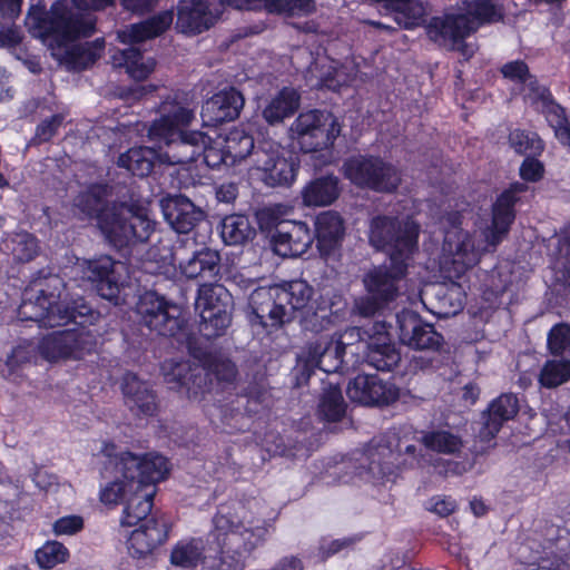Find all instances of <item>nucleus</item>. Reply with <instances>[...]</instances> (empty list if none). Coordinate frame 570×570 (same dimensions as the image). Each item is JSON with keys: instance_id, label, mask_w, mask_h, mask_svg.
Returning a JSON list of instances; mask_svg holds the SVG:
<instances>
[{"instance_id": "nucleus-20", "label": "nucleus", "mask_w": 570, "mask_h": 570, "mask_svg": "<svg viewBox=\"0 0 570 570\" xmlns=\"http://www.w3.org/2000/svg\"><path fill=\"white\" fill-rule=\"evenodd\" d=\"M346 394L354 403L383 406L397 401L400 390L394 383L385 382L377 375L358 374L348 382Z\"/></svg>"}, {"instance_id": "nucleus-37", "label": "nucleus", "mask_w": 570, "mask_h": 570, "mask_svg": "<svg viewBox=\"0 0 570 570\" xmlns=\"http://www.w3.org/2000/svg\"><path fill=\"white\" fill-rule=\"evenodd\" d=\"M156 489L138 488L126 500L120 523L122 527H134L148 520L154 513V497Z\"/></svg>"}, {"instance_id": "nucleus-38", "label": "nucleus", "mask_w": 570, "mask_h": 570, "mask_svg": "<svg viewBox=\"0 0 570 570\" xmlns=\"http://www.w3.org/2000/svg\"><path fill=\"white\" fill-rule=\"evenodd\" d=\"M322 394L317 404V415L325 422H340L346 413V403L342 393V384L336 381L322 380Z\"/></svg>"}, {"instance_id": "nucleus-47", "label": "nucleus", "mask_w": 570, "mask_h": 570, "mask_svg": "<svg viewBox=\"0 0 570 570\" xmlns=\"http://www.w3.org/2000/svg\"><path fill=\"white\" fill-rule=\"evenodd\" d=\"M483 451L475 446L469 449L461 460L436 458L431 462L433 470L441 476L462 475L472 470Z\"/></svg>"}, {"instance_id": "nucleus-14", "label": "nucleus", "mask_w": 570, "mask_h": 570, "mask_svg": "<svg viewBox=\"0 0 570 570\" xmlns=\"http://www.w3.org/2000/svg\"><path fill=\"white\" fill-rule=\"evenodd\" d=\"M253 163L263 173L264 184L269 187H289L301 168L298 155L273 139H263L257 144Z\"/></svg>"}, {"instance_id": "nucleus-18", "label": "nucleus", "mask_w": 570, "mask_h": 570, "mask_svg": "<svg viewBox=\"0 0 570 570\" xmlns=\"http://www.w3.org/2000/svg\"><path fill=\"white\" fill-rule=\"evenodd\" d=\"M248 306L250 308L249 323L253 326H261L266 332L278 328L289 321V316L281 303L276 284L256 288L249 296Z\"/></svg>"}, {"instance_id": "nucleus-53", "label": "nucleus", "mask_w": 570, "mask_h": 570, "mask_svg": "<svg viewBox=\"0 0 570 570\" xmlns=\"http://www.w3.org/2000/svg\"><path fill=\"white\" fill-rule=\"evenodd\" d=\"M136 490V487H131V482L126 480L120 473L114 481L108 482L101 488L99 498L100 501L106 505H117L119 503H126L128 497Z\"/></svg>"}, {"instance_id": "nucleus-59", "label": "nucleus", "mask_w": 570, "mask_h": 570, "mask_svg": "<svg viewBox=\"0 0 570 570\" xmlns=\"http://www.w3.org/2000/svg\"><path fill=\"white\" fill-rule=\"evenodd\" d=\"M466 14L480 23L497 22L502 19V13L492 0H473Z\"/></svg>"}, {"instance_id": "nucleus-34", "label": "nucleus", "mask_w": 570, "mask_h": 570, "mask_svg": "<svg viewBox=\"0 0 570 570\" xmlns=\"http://www.w3.org/2000/svg\"><path fill=\"white\" fill-rule=\"evenodd\" d=\"M156 164H165L161 148L149 146H135L119 155L117 165L144 178L151 174Z\"/></svg>"}, {"instance_id": "nucleus-62", "label": "nucleus", "mask_w": 570, "mask_h": 570, "mask_svg": "<svg viewBox=\"0 0 570 570\" xmlns=\"http://www.w3.org/2000/svg\"><path fill=\"white\" fill-rule=\"evenodd\" d=\"M500 72L504 79L522 85L529 80L530 69L524 60L517 59L501 66Z\"/></svg>"}, {"instance_id": "nucleus-15", "label": "nucleus", "mask_w": 570, "mask_h": 570, "mask_svg": "<svg viewBox=\"0 0 570 570\" xmlns=\"http://www.w3.org/2000/svg\"><path fill=\"white\" fill-rule=\"evenodd\" d=\"M159 118L148 129V138L157 148L166 149L195 119V112L188 107L184 94L167 96L159 105Z\"/></svg>"}, {"instance_id": "nucleus-30", "label": "nucleus", "mask_w": 570, "mask_h": 570, "mask_svg": "<svg viewBox=\"0 0 570 570\" xmlns=\"http://www.w3.org/2000/svg\"><path fill=\"white\" fill-rule=\"evenodd\" d=\"M308 225L304 222H285L283 229L272 234L275 250L283 256H301L313 243Z\"/></svg>"}, {"instance_id": "nucleus-55", "label": "nucleus", "mask_w": 570, "mask_h": 570, "mask_svg": "<svg viewBox=\"0 0 570 570\" xmlns=\"http://www.w3.org/2000/svg\"><path fill=\"white\" fill-rule=\"evenodd\" d=\"M547 346L552 356L562 357L570 354V324L564 322L554 324L548 333Z\"/></svg>"}, {"instance_id": "nucleus-33", "label": "nucleus", "mask_w": 570, "mask_h": 570, "mask_svg": "<svg viewBox=\"0 0 570 570\" xmlns=\"http://www.w3.org/2000/svg\"><path fill=\"white\" fill-rule=\"evenodd\" d=\"M191 250V256L179 263L180 272L189 279L202 278L204 283L216 281L219 274L220 255L208 247Z\"/></svg>"}, {"instance_id": "nucleus-48", "label": "nucleus", "mask_w": 570, "mask_h": 570, "mask_svg": "<svg viewBox=\"0 0 570 570\" xmlns=\"http://www.w3.org/2000/svg\"><path fill=\"white\" fill-rule=\"evenodd\" d=\"M115 65L124 67L126 72L135 80H145L151 72V69L144 63V53L140 48L131 45L129 48L119 50L112 56Z\"/></svg>"}, {"instance_id": "nucleus-28", "label": "nucleus", "mask_w": 570, "mask_h": 570, "mask_svg": "<svg viewBox=\"0 0 570 570\" xmlns=\"http://www.w3.org/2000/svg\"><path fill=\"white\" fill-rule=\"evenodd\" d=\"M345 236V222L335 210H325L314 220V239L320 256L328 258L342 246Z\"/></svg>"}, {"instance_id": "nucleus-31", "label": "nucleus", "mask_w": 570, "mask_h": 570, "mask_svg": "<svg viewBox=\"0 0 570 570\" xmlns=\"http://www.w3.org/2000/svg\"><path fill=\"white\" fill-rule=\"evenodd\" d=\"M519 400L512 393H502L494 399L484 413V423L479 436L482 441L490 442L500 432L505 422L512 420L519 413Z\"/></svg>"}, {"instance_id": "nucleus-13", "label": "nucleus", "mask_w": 570, "mask_h": 570, "mask_svg": "<svg viewBox=\"0 0 570 570\" xmlns=\"http://www.w3.org/2000/svg\"><path fill=\"white\" fill-rule=\"evenodd\" d=\"M293 138L304 154L331 150L341 135L342 126L330 111H302L291 126Z\"/></svg>"}, {"instance_id": "nucleus-25", "label": "nucleus", "mask_w": 570, "mask_h": 570, "mask_svg": "<svg viewBox=\"0 0 570 570\" xmlns=\"http://www.w3.org/2000/svg\"><path fill=\"white\" fill-rule=\"evenodd\" d=\"M245 98L235 87H225L205 100L202 106V119L206 126L217 127L234 121L240 115Z\"/></svg>"}, {"instance_id": "nucleus-46", "label": "nucleus", "mask_w": 570, "mask_h": 570, "mask_svg": "<svg viewBox=\"0 0 570 570\" xmlns=\"http://www.w3.org/2000/svg\"><path fill=\"white\" fill-rule=\"evenodd\" d=\"M508 142L517 155L523 157L541 156L546 148V144L538 132L520 128L509 132Z\"/></svg>"}, {"instance_id": "nucleus-50", "label": "nucleus", "mask_w": 570, "mask_h": 570, "mask_svg": "<svg viewBox=\"0 0 570 570\" xmlns=\"http://www.w3.org/2000/svg\"><path fill=\"white\" fill-rule=\"evenodd\" d=\"M199 316L198 331L207 341L225 335L232 322L229 308L216 309V312H202Z\"/></svg>"}, {"instance_id": "nucleus-21", "label": "nucleus", "mask_w": 570, "mask_h": 570, "mask_svg": "<svg viewBox=\"0 0 570 570\" xmlns=\"http://www.w3.org/2000/svg\"><path fill=\"white\" fill-rule=\"evenodd\" d=\"M363 334L367 336L365 362L377 371H392L400 363L401 353L385 322H374L368 330H363Z\"/></svg>"}, {"instance_id": "nucleus-57", "label": "nucleus", "mask_w": 570, "mask_h": 570, "mask_svg": "<svg viewBox=\"0 0 570 570\" xmlns=\"http://www.w3.org/2000/svg\"><path fill=\"white\" fill-rule=\"evenodd\" d=\"M542 114L553 129L557 139L567 134L566 130L570 127V121L566 109L553 97L542 104Z\"/></svg>"}, {"instance_id": "nucleus-17", "label": "nucleus", "mask_w": 570, "mask_h": 570, "mask_svg": "<svg viewBox=\"0 0 570 570\" xmlns=\"http://www.w3.org/2000/svg\"><path fill=\"white\" fill-rule=\"evenodd\" d=\"M396 323L400 342L410 348L438 352L444 344L443 335L416 312L402 311L396 315Z\"/></svg>"}, {"instance_id": "nucleus-39", "label": "nucleus", "mask_w": 570, "mask_h": 570, "mask_svg": "<svg viewBox=\"0 0 570 570\" xmlns=\"http://www.w3.org/2000/svg\"><path fill=\"white\" fill-rule=\"evenodd\" d=\"M219 234L224 244L237 246L254 239L256 229L252 226L247 215L229 214L222 218Z\"/></svg>"}, {"instance_id": "nucleus-4", "label": "nucleus", "mask_w": 570, "mask_h": 570, "mask_svg": "<svg viewBox=\"0 0 570 570\" xmlns=\"http://www.w3.org/2000/svg\"><path fill=\"white\" fill-rule=\"evenodd\" d=\"M185 348L198 364H191L186 360L165 361L161 368L164 381L169 390L183 393L188 399H197L199 394L209 391L210 375L227 383H232L236 379L235 364L230 360L220 358L212 351L202 347L196 335Z\"/></svg>"}, {"instance_id": "nucleus-52", "label": "nucleus", "mask_w": 570, "mask_h": 570, "mask_svg": "<svg viewBox=\"0 0 570 570\" xmlns=\"http://www.w3.org/2000/svg\"><path fill=\"white\" fill-rule=\"evenodd\" d=\"M36 561L41 569H53L70 558L68 548L57 540H48L35 552Z\"/></svg>"}, {"instance_id": "nucleus-8", "label": "nucleus", "mask_w": 570, "mask_h": 570, "mask_svg": "<svg viewBox=\"0 0 570 570\" xmlns=\"http://www.w3.org/2000/svg\"><path fill=\"white\" fill-rule=\"evenodd\" d=\"M365 473L375 485L395 483L403 472L422 468L425 455L415 444L403 445L397 440L393 448L390 442L373 439L364 451Z\"/></svg>"}, {"instance_id": "nucleus-6", "label": "nucleus", "mask_w": 570, "mask_h": 570, "mask_svg": "<svg viewBox=\"0 0 570 570\" xmlns=\"http://www.w3.org/2000/svg\"><path fill=\"white\" fill-rule=\"evenodd\" d=\"M29 17L37 36L56 48L96 32V19L75 11L65 0L53 1L49 10L45 6L32 7Z\"/></svg>"}, {"instance_id": "nucleus-11", "label": "nucleus", "mask_w": 570, "mask_h": 570, "mask_svg": "<svg viewBox=\"0 0 570 570\" xmlns=\"http://www.w3.org/2000/svg\"><path fill=\"white\" fill-rule=\"evenodd\" d=\"M341 171L354 186L381 194H394L402 183L399 168L379 155H351L343 160Z\"/></svg>"}, {"instance_id": "nucleus-41", "label": "nucleus", "mask_w": 570, "mask_h": 570, "mask_svg": "<svg viewBox=\"0 0 570 570\" xmlns=\"http://www.w3.org/2000/svg\"><path fill=\"white\" fill-rule=\"evenodd\" d=\"M281 303H283L287 315L295 311L305 308L312 299L314 289L303 279H293L276 284Z\"/></svg>"}, {"instance_id": "nucleus-10", "label": "nucleus", "mask_w": 570, "mask_h": 570, "mask_svg": "<svg viewBox=\"0 0 570 570\" xmlns=\"http://www.w3.org/2000/svg\"><path fill=\"white\" fill-rule=\"evenodd\" d=\"M410 262L390 261L374 266L363 276L366 295L356 303L361 316L370 317L383 311L400 294V282L409 273Z\"/></svg>"}, {"instance_id": "nucleus-19", "label": "nucleus", "mask_w": 570, "mask_h": 570, "mask_svg": "<svg viewBox=\"0 0 570 570\" xmlns=\"http://www.w3.org/2000/svg\"><path fill=\"white\" fill-rule=\"evenodd\" d=\"M347 302L344 295L336 291H326L318 295L313 305L306 311L303 322L307 331L321 333L345 320Z\"/></svg>"}, {"instance_id": "nucleus-58", "label": "nucleus", "mask_w": 570, "mask_h": 570, "mask_svg": "<svg viewBox=\"0 0 570 570\" xmlns=\"http://www.w3.org/2000/svg\"><path fill=\"white\" fill-rule=\"evenodd\" d=\"M360 540L361 538L358 535H350L333 540L323 538L317 548V557L321 561H326L338 553L352 550Z\"/></svg>"}, {"instance_id": "nucleus-24", "label": "nucleus", "mask_w": 570, "mask_h": 570, "mask_svg": "<svg viewBox=\"0 0 570 570\" xmlns=\"http://www.w3.org/2000/svg\"><path fill=\"white\" fill-rule=\"evenodd\" d=\"M170 525L164 517L153 514L135 529L127 539V550L131 558L144 559L164 544Z\"/></svg>"}, {"instance_id": "nucleus-2", "label": "nucleus", "mask_w": 570, "mask_h": 570, "mask_svg": "<svg viewBox=\"0 0 570 570\" xmlns=\"http://www.w3.org/2000/svg\"><path fill=\"white\" fill-rule=\"evenodd\" d=\"M108 186L91 184L75 198V207L88 219H95L107 244L117 249H131L146 244L156 228L150 210L140 202H108Z\"/></svg>"}, {"instance_id": "nucleus-49", "label": "nucleus", "mask_w": 570, "mask_h": 570, "mask_svg": "<svg viewBox=\"0 0 570 570\" xmlns=\"http://www.w3.org/2000/svg\"><path fill=\"white\" fill-rule=\"evenodd\" d=\"M557 254L554 281L564 289H568L570 288V220L558 235Z\"/></svg>"}, {"instance_id": "nucleus-51", "label": "nucleus", "mask_w": 570, "mask_h": 570, "mask_svg": "<svg viewBox=\"0 0 570 570\" xmlns=\"http://www.w3.org/2000/svg\"><path fill=\"white\" fill-rule=\"evenodd\" d=\"M570 381V360H548L541 367L539 383L546 389H554Z\"/></svg>"}, {"instance_id": "nucleus-12", "label": "nucleus", "mask_w": 570, "mask_h": 570, "mask_svg": "<svg viewBox=\"0 0 570 570\" xmlns=\"http://www.w3.org/2000/svg\"><path fill=\"white\" fill-rule=\"evenodd\" d=\"M116 445L106 443L104 453L109 458V462L115 465L117 473H120L126 480L131 482V487L155 489V484L164 481L168 473V460L158 453H145L141 455L130 451H122L114 454Z\"/></svg>"}, {"instance_id": "nucleus-26", "label": "nucleus", "mask_w": 570, "mask_h": 570, "mask_svg": "<svg viewBox=\"0 0 570 570\" xmlns=\"http://www.w3.org/2000/svg\"><path fill=\"white\" fill-rule=\"evenodd\" d=\"M116 264L117 262L111 256L100 255L85 261L82 274L94 285L99 296L117 304L122 283L120 275L115 269Z\"/></svg>"}, {"instance_id": "nucleus-61", "label": "nucleus", "mask_w": 570, "mask_h": 570, "mask_svg": "<svg viewBox=\"0 0 570 570\" xmlns=\"http://www.w3.org/2000/svg\"><path fill=\"white\" fill-rule=\"evenodd\" d=\"M83 528V518L78 514H70L60 517L52 523V533L56 537L75 535L82 531Z\"/></svg>"}, {"instance_id": "nucleus-56", "label": "nucleus", "mask_w": 570, "mask_h": 570, "mask_svg": "<svg viewBox=\"0 0 570 570\" xmlns=\"http://www.w3.org/2000/svg\"><path fill=\"white\" fill-rule=\"evenodd\" d=\"M229 160L223 141H213L207 135L200 147L199 164H204L210 169H218L222 165L229 166Z\"/></svg>"}, {"instance_id": "nucleus-54", "label": "nucleus", "mask_w": 570, "mask_h": 570, "mask_svg": "<svg viewBox=\"0 0 570 570\" xmlns=\"http://www.w3.org/2000/svg\"><path fill=\"white\" fill-rule=\"evenodd\" d=\"M311 351H314L316 356H320L322 361L326 357H331L336 360L338 364H342L346 344L342 341L341 336L322 335L311 343Z\"/></svg>"}, {"instance_id": "nucleus-22", "label": "nucleus", "mask_w": 570, "mask_h": 570, "mask_svg": "<svg viewBox=\"0 0 570 570\" xmlns=\"http://www.w3.org/2000/svg\"><path fill=\"white\" fill-rule=\"evenodd\" d=\"M478 26L465 13H444L432 17L426 26L430 40L445 49H455L458 42H463Z\"/></svg>"}, {"instance_id": "nucleus-3", "label": "nucleus", "mask_w": 570, "mask_h": 570, "mask_svg": "<svg viewBox=\"0 0 570 570\" xmlns=\"http://www.w3.org/2000/svg\"><path fill=\"white\" fill-rule=\"evenodd\" d=\"M18 314L21 320L32 321L39 327L65 326L85 323L90 307L83 298H71L63 278L46 268L37 271L24 291Z\"/></svg>"}, {"instance_id": "nucleus-40", "label": "nucleus", "mask_w": 570, "mask_h": 570, "mask_svg": "<svg viewBox=\"0 0 570 570\" xmlns=\"http://www.w3.org/2000/svg\"><path fill=\"white\" fill-rule=\"evenodd\" d=\"M105 39L96 38L92 41L75 45L66 50L65 62L72 71H83L92 67L104 53Z\"/></svg>"}, {"instance_id": "nucleus-27", "label": "nucleus", "mask_w": 570, "mask_h": 570, "mask_svg": "<svg viewBox=\"0 0 570 570\" xmlns=\"http://www.w3.org/2000/svg\"><path fill=\"white\" fill-rule=\"evenodd\" d=\"M125 404L136 416L155 417L160 411V400L149 382L127 372L121 383Z\"/></svg>"}, {"instance_id": "nucleus-9", "label": "nucleus", "mask_w": 570, "mask_h": 570, "mask_svg": "<svg viewBox=\"0 0 570 570\" xmlns=\"http://www.w3.org/2000/svg\"><path fill=\"white\" fill-rule=\"evenodd\" d=\"M420 225L397 216L376 215L370 223V243L385 252L389 261L410 262L419 249Z\"/></svg>"}, {"instance_id": "nucleus-32", "label": "nucleus", "mask_w": 570, "mask_h": 570, "mask_svg": "<svg viewBox=\"0 0 570 570\" xmlns=\"http://www.w3.org/2000/svg\"><path fill=\"white\" fill-rule=\"evenodd\" d=\"M207 134L199 130H185L180 137L163 150L165 164L185 165L198 164L200 147Z\"/></svg>"}, {"instance_id": "nucleus-45", "label": "nucleus", "mask_w": 570, "mask_h": 570, "mask_svg": "<svg viewBox=\"0 0 570 570\" xmlns=\"http://www.w3.org/2000/svg\"><path fill=\"white\" fill-rule=\"evenodd\" d=\"M420 442L426 450L446 455L460 454L464 446L460 435L442 429L424 432Z\"/></svg>"}, {"instance_id": "nucleus-36", "label": "nucleus", "mask_w": 570, "mask_h": 570, "mask_svg": "<svg viewBox=\"0 0 570 570\" xmlns=\"http://www.w3.org/2000/svg\"><path fill=\"white\" fill-rule=\"evenodd\" d=\"M340 194V179L330 174L307 183L302 190V199L306 206H328L338 198Z\"/></svg>"}, {"instance_id": "nucleus-35", "label": "nucleus", "mask_w": 570, "mask_h": 570, "mask_svg": "<svg viewBox=\"0 0 570 570\" xmlns=\"http://www.w3.org/2000/svg\"><path fill=\"white\" fill-rule=\"evenodd\" d=\"M301 105V95L292 87H283L262 110V118L269 125L282 124L295 115Z\"/></svg>"}, {"instance_id": "nucleus-1", "label": "nucleus", "mask_w": 570, "mask_h": 570, "mask_svg": "<svg viewBox=\"0 0 570 570\" xmlns=\"http://www.w3.org/2000/svg\"><path fill=\"white\" fill-rule=\"evenodd\" d=\"M246 508L240 501H227L217 507L212 519L208 538L217 547L214 556L205 554L202 537L178 540L170 552L169 561L181 569L194 570H244L253 553L265 546L271 524L265 519H247Z\"/></svg>"}, {"instance_id": "nucleus-60", "label": "nucleus", "mask_w": 570, "mask_h": 570, "mask_svg": "<svg viewBox=\"0 0 570 570\" xmlns=\"http://www.w3.org/2000/svg\"><path fill=\"white\" fill-rule=\"evenodd\" d=\"M62 122L63 116L60 114H55L43 119L36 127L35 136L32 137V142L36 145H40L50 141L53 138V136H56V134L58 132Z\"/></svg>"}, {"instance_id": "nucleus-42", "label": "nucleus", "mask_w": 570, "mask_h": 570, "mask_svg": "<svg viewBox=\"0 0 570 570\" xmlns=\"http://www.w3.org/2000/svg\"><path fill=\"white\" fill-rule=\"evenodd\" d=\"M2 249L12 255L13 261L29 263L39 254V240L29 232H18L8 235L2 242Z\"/></svg>"}, {"instance_id": "nucleus-23", "label": "nucleus", "mask_w": 570, "mask_h": 570, "mask_svg": "<svg viewBox=\"0 0 570 570\" xmlns=\"http://www.w3.org/2000/svg\"><path fill=\"white\" fill-rule=\"evenodd\" d=\"M88 338V334L76 330L56 331L41 340L39 348L41 355L48 361L80 360L91 351Z\"/></svg>"}, {"instance_id": "nucleus-29", "label": "nucleus", "mask_w": 570, "mask_h": 570, "mask_svg": "<svg viewBox=\"0 0 570 570\" xmlns=\"http://www.w3.org/2000/svg\"><path fill=\"white\" fill-rule=\"evenodd\" d=\"M209 0H179L177 6V29L185 35H199L216 22Z\"/></svg>"}, {"instance_id": "nucleus-5", "label": "nucleus", "mask_w": 570, "mask_h": 570, "mask_svg": "<svg viewBox=\"0 0 570 570\" xmlns=\"http://www.w3.org/2000/svg\"><path fill=\"white\" fill-rule=\"evenodd\" d=\"M139 323L150 332L167 337L177 348H185L196 335L188 313L154 289L139 295L135 306Z\"/></svg>"}, {"instance_id": "nucleus-44", "label": "nucleus", "mask_w": 570, "mask_h": 570, "mask_svg": "<svg viewBox=\"0 0 570 570\" xmlns=\"http://www.w3.org/2000/svg\"><path fill=\"white\" fill-rule=\"evenodd\" d=\"M232 295L218 284L203 283L199 285L195 301L196 309L202 312H216L230 307Z\"/></svg>"}, {"instance_id": "nucleus-16", "label": "nucleus", "mask_w": 570, "mask_h": 570, "mask_svg": "<svg viewBox=\"0 0 570 570\" xmlns=\"http://www.w3.org/2000/svg\"><path fill=\"white\" fill-rule=\"evenodd\" d=\"M161 207L165 220L175 232L183 235L178 237L176 242V250L178 252L180 248L187 247L188 245L197 247L195 237H189V234L204 220V210L183 195L166 199Z\"/></svg>"}, {"instance_id": "nucleus-43", "label": "nucleus", "mask_w": 570, "mask_h": 570, "mask_svg": "<svg viewBox=\"0 0 570 570\" xmlns=\"http://www.w3.org/2000/svg\"><path fill=\"white\" fill-rule=\"evenodd\" d=\"M225 153L229 156V166H235L240 160L250 156L257 149L254 137L243 128H233L222 139Z\"/></svg>"}, {"instance_id": "nucleus-63", "label": "nucleus", "mask_w": 570, "mask_h": 570, "mask_svg": "<svg viewBox=\"0 0 570 570\" xmlns=\"http://www.w3.org/2000/svg\"><path fill=\"white\" fill-rule=\"evenodd\" d=\"M322 360L320 356H316L314 351H311V345L308 346V356L302 362V364L297 368L296 373V386H305L309 384L311 377L315 374V371L320 368Z\"/></svg>"}, {"instance_id": "nucleus-64", "label": "nucleus", "mask_w": 570, "mask_h": 570, "mask_svg": "<svg viewBox=\"0 0 570 570\" xmlns=\"http://www.w3.org/2000/svg\"><path fill=\"white\" fill-rule=\"evenodd\" d=\"M174 14L171 11H161L144 21L151 39L161 36L173 23Z\"/></svg>"}, {"instance_id": "nucleus-7", "label": "nucleus", "mask_w": 570, "mask_h": 570, "mask_svg": "<svg viewBox=\"0 0 570 570\" xmlns=\"http://www.w3.org/2000/svg\"><path fill=\"white\" fill-rule=\"evenodd\" d=\"M540 156L524 157L519 167L521 181H512L500 191L491 205V224L485 229L489 244H500L510 233L517 218V207L523 204L522 195L529 191L528 184L541 181L546 166Z\"/></svg>"}]
</instances>
